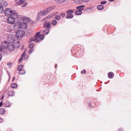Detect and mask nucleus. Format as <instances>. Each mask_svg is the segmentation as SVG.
<instances>
[{
	"instance_id": "obj_1",
	"label": "nucleus",
	"mask_w": 131,
	"mask_h": 131,
	"mask_svg": "<svg viewBox=\"0 0 131 131\" xmlns=\"http://www.w3.org/2000/svg\"><path fill=\"white\" fill-rule=\"evenodd\" d=\"M40 32H38L35 35V36L32 38V40L33 41H36L37 42H40L39 38L41 40H43L44 38V36L43 35H40Z\"/></svg>"
},
{
	"instance_id": "obj_2",
	"label": "nucleus",
	"mask_w": 131,
	"mask_h": 131,
	"mask_svg": "<svg viewBox=\"0 0 131 131\" xmlns=\"http://www.w3.org/2000/svg\"><path fill=\"white\" fill-rule=\"evenodd\" d=\"M7 42H3L2 44V46H0V52L5 53L6 51L7 46Z\"/></svg>"
},
{
	"instance_id": "obj_3",
	"label": "nucleus",
	"mask_w": 131,
	"mask_h": 131,
	"mask_svg": "<svg viewBox=\"0 0 131 131\" xmlns=\"http://www.w3.org/2000/svg\"><path fill=\"white\" fill-rule=\"evenodd\" d=\"M24 31L22 30L18 31L16 34V36L18 39L22 38L24 35Z\"/></svg>"
},
{
	"instance_id": "obj_4",
	"label": "nucleus",
	"mask_w": 131,
	"mask_h": 131,
	"mask_svg": "<svg viewBox=\"0 0 131 131\" xmlns=\"http://www.w3.org/2000/svg\"><path fill=\"white\" fill-rule=\"evenodd\" d=\"M15 19L13 17H9L7 19V22L10 24H13L15 22Z\"/></svg>"
},
{
	"instance_id": "obj_5",
	"label": "nucleus",
	"mask_w": 131,
	"mask_h": 131,
	"mask_svg": "<svg viewBox=\"0 0 131 131\" xmlns=\"http://www.w3.org/2000/svg\"><path fill=\"white\" fill-rule=\"evenodd\" d=\"M7 47L8 48L9 50L10 51H13L15 49V47L14 44L9 43L7 44Z\"/></svg>"
},
{
	"instance_id": "obj_6",
	"label": "nucleus",
	"mask_w": 131,
	"mask_h": 131,
	"mask_svg": "<svg viewBox=\"0 0 131 131\" xmlns=\"http://www.w3.org/2000/svg\"><path fill=\"white\" fill-rule=\"evenodd\" d=\"M13 10L9 8L6 9L4 11V13L5 14V15L8 16L9 15L11 16Z\"/></svg>"
},
{
	"instance_id": "obj_7",
	"label": "nucleus",
	"mask_w": 131,
	"mask_h": 131,
	"mask_svg": "<svg viewBox=\"0 0 131 131\" xmlns=\"http://www.w3.org/2000/svg\"><path fill=\"white\" fill-rule=\"evenodd\" d=\"M52 9L50 7L48 8L47 9H45L41 12V14L43 16H45Z\"/></svg>"
},
{
	"instance_id": "obj_8",
	"label": "nucleus",
	"mask_w": 131,
	"mask_h": 131,
	"mask_svg": "<svg viewBox=\"0 0 131 131\" xmlns=\"http://www.w3.org/2000/svg\"><path fill=\"white\" fill-rule=\"evenodd\" d=\"M11 16H12L15 19H16L19 17L18 13L15 10H13Z\"/></svg>"
},
{
	"instance_id": "obj_9",
	"label": "nucleus",
	"mask_w": 131,
	"mask_h": 131,
	"mask_svg": "<svg viewBox=\"0 0 131 131\" xmlns=\"http://www.w3.org/2000/svg\"><path fill=\"white\" fill-rule=\"evenodd\" d=\"M20 23L19 22H16L14 25V29H20Z\"/></svg>"
},
{
	"instance_id": "obj_10",
	"label": "nucleus",
	"mask_w": 131,
	"mask_h": 131,
	"mask_svg": "<svg viewBox=\"0 0 131 131\" xmlns=\"http://www.w3.org/2000/svg\"><path fill=\"white\" fill-rule=\"evenodd\" d=\"M20 29H25L27 27V24L26 23H20Z\"/></svg>"
},
{
	"instance_id": "obj_11",
	"label": "nucleus",
	"mask_w": 131,
	"mask_h": 131,
	"mask_svg": "<svg viewBox=\"0 0 131 131\" xmlns=\"http://www.w3.org/2000/svg\"><path fill=\"white\" fill-rule=\"evenodd\" d=\"M42 16L43 15L41 14V12H40L38 14L36 18V19L37 20L39 21L42 18Z\"/></svg>"
},
{
	"instance_id": "obj_12",
	"label": "nucleus",
	"mask_w": 131,
	"mask_h": 131,
	"mask_svg": "<svg viewBox=\"0 0 131 131\" xmlns=\"http://www.w3.org/2000/svg\"><path fill=\"white\" fill-rule=\"evenodd\" d=\"M51 23L49 21H46L44 24V26L47 27L48 28H49L50 27Z\"/></svg>"
},
{
	"instance_id": "obj_13",
	"label": "nucleus",
	"mask_w": 131,
	"mask_h": 131,
	"mask_svg": "<svg viewBox=\"0 0 131 131\" xmlns=\"http://www.w3.org/2000/svg\"><path fill=\"white\" fill-rule=\"evenodd\" d=\"M0 4L3 7H6L7 5V2L4 1H1L0 2Z\"/></svg>"
},
{
	"instance_id": "obj_14",
	"label": "nucleus",
	"mask_w": 131,
	"mask_h": 131,
	"mask_svg": "<svg viewBox=\"0 0 131 131\" xmlns=\"http://www.w3.org/2000/svg\"><path fill=\"white\" fill-rule=\"evenodd\" d=\"M108 75L109 78L112 79L114 77V74L112 72H110L108 73Z\"/></svg>"
},
{
	"instance_id": "obj_15",
	"label": "nucleus",
	"mask_w": 131,
	"mask_h": 131,
	"mask_svg": "<svg viewBox=\"0 0 131 131\" xmlns=\"http://www.w3.org/2000/svg\"><path fill=\"white\" fill-rule=\"evenodd\" d=\"M84 5H81L77 7V8L78 10H83L84 9Z\"/></svg>"
},
{
	"instance_id": "obj_16",
	"label": "nucleus",
	"mask_w": 131,
	"mask_h": 131,
	"mask_svg": "<svg viewBox=\"0 0 131 131\" xmlns=\"http://www.w3.org/2000/svg\"><path fill=\"white\" fill-rule=\"evenodd\" d=\"M8 94L10 96H12L14 95V92L13 91H10L8 92Z\"/></svg>"
},
{
	"instance_id": "obj_17",
	"label": "nucleus",
	"mask_w": 131,
	"mask_h": 131,
	"mask_svg": "<svg viewBox=\"0 0 131 131\" xmlns=\"http://www.w3.org/2000/svg\"><path fill=\"white\" fill-rule=\"evenodd\" d=\"M73 14H68L67 16L66 17L67 18L71 19L73 18Z\"/></svg>"
},
{
	"instance_id": "obj_18",
	"label": "nucleus",
	"mask_w": 131,
	"mask_h": 131,
	"mask_svg": "<svg viewBox=\"0 0 131 131\" xmlns=\"http://www.w3.org/2000/svg\"><path fill=\"white\" fill-rule=\"evenodd\" d=\"M14 36H13L12 35L8 36V39L9 41L12 40H14Z\"/></svg>"
},
{
	"instance_id": "obj_19",
	"label": "nucleus",
	"mask_w": 131,
	"mask_h": 131,
	"mask_svg": "<svg viewBox=\"0 0 131 131\" xmlns=\"http://www.w3.org/2000/svg\"><path fill=\"white\" fill-rule=\"evenodd\" d=\"M49 30L48 29H46L43 32V34L45 35H47L49 33Z\"/></svg>"
},
{
	"instance_id": "obj_20",
	"label": "nucleus",
	"mask_w": 131,
	"mask_h": 131,
	"mask_svg": "<svg viewBox=\"0 0 131 131\" xmlns=\"http://www.w3.org/2000/svg\"><path fill=\"white\" fill-rule=\"evenodd\" d=\"M23 67V65L21 64L19 65L17 68V69L19 71L22 70V69Z\"/></svg>"
},
{
	"instance_id": "obj_21",
	"label": "nucleus",
	"mask_w": 131,
	"mask_h": 131,
	"mask_svg": "<svg viewBox=\"0 0 131 131\" xmlns=\"http://www.w3.org/2000/svg\"><path fill=\"white\" fill-rule=\"evenodd\" d=\"M97 9L99 10H101L104 8V6L102 5H98L97 7Z\"/></svg>"
},
{
	"instance_id": "obj_22",
	"label": "nucleus",
	"mask_w": 131,
	"mask_h": 131,
	"mask_svg": "<svg viewBox=\"0 0 131 131\" xmlns=\"http://www.w3.org/2000/svg\"><path fill=\"white\" fill-rule=\"evenodd\" d=\"M5 112V110L3 108H1L0 109V114H3Z\"/></svg>"
},
{
	"instance_id": "obj_23",
	"label": "nucleus",
	"mask_w": 131,
	"mask_h": 131,
	"mask_svg": "<svg viewBox=\"0 0 131 131\" xmlns=\"http://www.w3.org/2000/svg\"><path fill=\"white\" fill-rule=\"evenodd\" d=\"M11 104L9 102H6L5 104V106L7 107H8L10 106Z\"/></svg>"
},
{
	"instance_id": "obj_24",
	"label": "nucleus",
	"mask_w": 131,
	"mask_h": 131,
	"mask_svg": "<svg viewBox=\"0 0 131 131\" xmlns=\"http://www.w3.org/2000/svg\"><path fill=\"white\" fill-rule=\"evenodd\" d=\"M82 13V12L81 10H78L75 12V14L78 15H81Z\"/></svg>"
},
{
	"instance_id": "obj_25",
	"label": "nucleus",
	"mask_w": 131,
	"mask_h": 131,
	"mask_svg": "<svg viewBox=\"0 0 131 131\" xmlns=\"http://www.w3.org/2000/svg\"><path fill=\"white\" fill-rule=\"evenodd\" d=\"M26 72V71L24 70H22L21 71H19V73L20 74H23L25 73Z\"/></svg>"
},
{
	"instance_id": "obj_26",
	"label": "nucleus",
	"mask_w": 131,
	"mask_h": 131,
	"mask_svg": "<svg viewBox=\"0 0 131 131\" xmlns=\"http://www.w3.org/2000/svg\"><path fill=\"white\" fill-rule=\"evenodd\" d=\"M11 87L12 88H15L17 87V85L16 83H14L12 84Z\"/></svg>"
},
{
	"instance_id": "obj_27",
	"label": "nucleus",
	"mask_w": 131,
	"mask_h": 131,
	"mask_svg": "<svg viewBox=\"0 0 131 131\" xmlns=\"http://www.w3.org/2000/svg\"><path fill=\"white\" fill-rule=\"evenodd\" d=\"M57 23V21L56 20H53L52 21L51 23L52 25H55Z\"/></svg>"
},
{
	"instance_id": "obj_28",
	"label": "nucleus",
	"mask_w": 131,
	"mask_h": 131,
	"mask_svg": "<svg viewBox=\"0 0 131 131\" xmlns=\"http://www.w3.org/2000/svg\"><path fill=\"white\" fill-rule=\"evenodd\" d=\"M56 2L58 4H61L63 2L62 0H56Z\"/></svg>"
},
{
	"instance_id": "obj_29",
	"label": "nucleus",
	"mask_w": 131,
	"mask_h": 131,
	"mask_svg": "<svg viewBox=\"0 0 131 131\" xmlns=\"http://www.w3.org/2000/svg\"><path fill=\"white\" fill-rule=\"evenodd\" d=\"M15 2L16 3V5H20V0H16Z\"/></svg>"
},
{
	"instance_id": "obj_30",
	"label": "nucleus",
	"mask_w": 131,
	"mask_h": 131,
	"mask_svg": "<svg viewBox=\"0 0 131 131\" xmlns=\"http://www.w3.org/2000/svg\"><path fill=\"white\" fill-rule=\"evenodd\" d=\"M34 45V44L33 43H31L29 44L28 47L29 48L31 49L33 47Z\"/></svg>"
},
{
	"instance_id": "obj_31",
	"label": "nucleus",
	"mask_w": 131,
	"mask_h": 131,
	"mask_svg": "<svg viewBox=\"0 0 131 131\" xmlns=\"http://www.w3.org/2000/svg\"><path fill=\"white\" fill-rule=\"evenodd\" d=\"M55 19L57 20H59L61 18V17L59 15H57L55 17Z\"/></svg>"
},
{
	"instance_id": "obj_32",
	"label": "nucleus",
	"mask_w": 131,
	"mask_h": 131,
	"mask_svg": "<svg viewBox=\"0 0 131 131\" xmlns=\"http://www.w3.org/2000/svg\"><path fill=\"white\" fill-rule=\"evenodd\" d=\"M67 13L68 14H70V13H72L73 12V11L72 10H68L67 11Z\"/></svg>"
},
{
	"instance_id": "obj_33",
	"label": "nucleus",
	"mask_w": 131,
	"mask_h": 131,
	"mask_svg": "<svg viewBox=\"0 0 131 131\" xmlns=\"http://www.w3.org/2000/svg\"><path fill=\"white\" fill-rule=\"evenodd\" d=\"M4 9L3 7V6L0 5V12H2L3 11Z\"/></svg>"
},
{
	"instance_id": "obj_34",
	"label": "nucleus",
	"mask_w": 131,
	"mask_h": 131,
	"mask_svg": "<svg viewBox=\"0 0 131 131\" xmlns=\"http://www.w3.org/2000/svg\"><path fill=\"white\" fill-rule=\"evenodd\" d=\"M33 51V49H30L28 51V53L29 54H30Z\"/></svg>"
},
{
	"instance_id": "obj_35",
	"label": "nucleus",
	"mask_w": 131,
	"mask_h": 131,
	"mask_svg": "<svg viewBox=\"0 0 131 131\" xmlns=\"http://www.w3.org/2000/svg\"><path fill=\"white\" fill-rule=\"evenodd\" d=\"M25 2V0H20V5L21 4Z\"/></svg>"
},
{
	"instance_id": "obj_36",
	"label": "nucleus",
	"mask_w": 131,
	"mask_h": 131,
	"mask_svg": "<svg viewBox=\"0 0 131 131\" xmlns=\"http://www.w3.org/2000/svg\"><path fill=\"white\" fill-rule=\"evenodd\" d=\"M106 1H102L101 2V4L102 5H103L106 4Z\"/></svg>"
},
{
	"instance_id": "obj_37",
	"label": "nucleus",
	"mask_w": 131,
	"mask_h": 131,
	"mask_svg": "<svg viewBox=\"0 0 131 131\" xmlns=\"http://www.w3.org/2000/svg\"><path fill=\"white\" fill-rule=\"evenodd\" d=\"M60 16L62 17H64L65 16V15L64 13H62L60 14Z\"/></svg>"
},
{
	"instance_id": "obj_38",
	"label": "nucleus",
	"mask_w": 131,
	"mask_h": 131,
	"mask_svg": "<svg viewBox=\"0 0 131 131\" xmlns=\"http://www.w3.org/2000/svg\"><path fill=\"white\" fill-rule=\"evenodd\" d=\"M86 72V70H84L81 71V73L82 74L85 73Z\"/></svg>"
},
{
	"instance_id": "obj_39",
	"label": "nucleus",
	"mask_w": 131,
	"mask_h": 131,
	"mask_svg": "<svg viewBox=\"0 0 131 131\" xmlns=\"http://www.w3.org/2000/svg\"><path fill=\"white\" fill-rule=\"evenodd\" d=\"M52 17V16L51 15H49L47 16V18L48 19H49V18H51Z\"/></svg>"
},
{
	"instance_id": "obj_40",
	"label": "nucleus",
	"mask_w": 131,
	"mask_h": 131,
	"mask_svg": "<svg viewBox=\"0 0 131 131\" xmlns=\"http://www.w3.org/2000/svg\"><path fill=\"white\" fill-rule=\"evenodd\" d=\"M27 5V3H25L24 5H22V6L23 7H25Z\"/></svg>"
},
{
	"instance_id": "obj_41",
	"label": "nucleus",
	"mask_w": 131,
	"mask_h": 131,
	"mask_svg": "<svg viewBox=\"0 0 131 131\" xmlns=\"http://www.w3.org/2000/svg\"><path fill=\"white\" fill-rule=\"evenodd\" d=\"M23 58H20L19 60V62H21L23 60Z\"/></svg>"
},
{
	"instance_id": "obj_42",
	"label": "nucleus",
	"mask_w": 131,
	"mask_h": 131,
	"mask_svg": "<svg viewBox=\"0 0 131 131\" xmlns=\"http://www.w3.org/2000/svg\"><path fill=\"white\" fill-rule=\"evenodd\" d=\"M26 52H24L21 55V57H23L25 55V54Z\"/></svg>"
},
{
	"instance_id": "obj_43",
	"label": "nucleus",
	"mask_w": 131,
	"mask_h": 131,
	"mask_svg": "<svg viewBox=\"0 0 131 131\" xmlns=\"http://www.w3.org/2000/svg\"><path fill=\"white\" fill-rule=\"evenodd\" d=\"M3 121V119L2 118L0 117V123H2Z\"/></svg>"
},
{
	"instance_id": "obj_44",
	"label": "nucleus",
	"mask_w": 131,
	"mask_h": 131,
	"mask_svg": "<svg viewBox=\"0 0 131 131\" xmlns=\"http://www.w3.org/2000/svg\"><path fill=\"white\" fill-rule=\"evenodd\" d=\"M3 101H2L0 103V107H1L3 104Z\"/></svg>"
},
{
	"instance_id": "obj_45",
	"label": "nucleus",
	"mask_w": 131,
	"mask_h": 131,
	"mask_svg": "<svg viewBox=\"0 0 131 131\" xmlns=\"http://www.w3.org/2000/svg\"><path fill=\"white\" fill-rule=\"evenodd\" d=\"M83 1L85 2H88L90 0H82Z\"/></svg>"
},
{
	"instance_id": "obj_46",
	"label": "nucleus",
	"mask_w": 131,
	"mask_h": 131,
	"mask_svg": "<svg viewBox=\"0 0 131 131\" xmlns=\"http://www.w3.org/2000/svg\"><path fill=\"white\" fill-rule=\"evenodd\" d=\"M11 63H9L8 64V66L9 67H10L11 66Z\"/></svg>"
},
{
	"instance_id": "obj_47",
	"label": "nucleus",
	"mask_w": 131,
	"mask_h": 131,
	"mask_svg": "<svg viewBox=\"0 0 131 131\" xmlns=\"http://www.w3.org/2000/svg\"><path fill=\"white\" fill-rule=\"evenodd\" d=\"M2 58V56L1 54L0 53V61L1 60Z\"/></svg>"
},
{
	"instance_id": "obj_48",
	"label": "nucleus",
	"mask_w": 131,
	"mask_h": 131,
	"mask_svg": "<svg viewBox=\"0 0 131 131\" xmlns=\"http://www.w3.org/2000/svg\"><path fill=\"white\" fill-rule=\"evenodd\" d=\"M4 96H2V97H1V100H2V99H3V98H4Z\"/></svg>"
},
{
	"instance_id": "obj_49",
	"label": "nucleus",
	"mask_w": 131,
	"mask_h": 131,
	"mask_svg": "<svg viewBox=\"0 0 131 131\" xmlns=\"http://www.w3.org/2000/svg\"><path fill=\"white\" fill-rule=\"evenodd\" d=\"M15 79V77H14L13 78V81Z\"/></svg>"
},
{
	"instance_id": "obj_50",
	"label": "nucleus",
	"mask_w": 131,
	"mask_h": 131,
	"mask_svg": "<svg viewBox=\"0 0 131 131\" xmlns=\"http://www.w3.org/2000/svg\"><path fill=\"white\" fill-rule=\"evenodd\" d=\"M118 131H123L121 129H119L118 130Z\"/></svg>"
},
{
	"instance_id": "obj_51",
	"label": "nucleus",
	"mask_w": 131,
	"mask_h": 131,
	"mask_svg": "<svg viewBox=\"0 0 131 131\" xmlns=\"http://www.w3.org/2000/svg\"><path fill=\"white\" fill-rule=\"evenodd\" d=\"M110 1L112 2L113 1V0H109Z\"/></svg>"
},
{
	"instance_id": "obj_52",
	"label": "nucleus",
	"mask_w": 131,
	"mask_h": 131,
	"mask_svg": "<svg viewBox=\"0 0 131 131\" xmlns=\"http://www.w3.org/2000/svg\"><path fill=\"white\" fill-rule=\"evenodd\" d=\"M17 43H18V44L19 43V42L18 41H17Z\"/></svg>"
},
{
	"instance_id": "obj_53",
	"label": "nucleus",
	"mask_w": 131,
	"mask_h": 131,
	"mask_svg": "<svg viewBox=\"0 0 131 131\" xmlns=\"http://www.w3.org/2000/svg\"><path fill=\"white\" fill-rule=\"evenodd\" d=\"M57 64H56V65H55V68H56V66H57Z\"/></svg>"
}]
</instances>
